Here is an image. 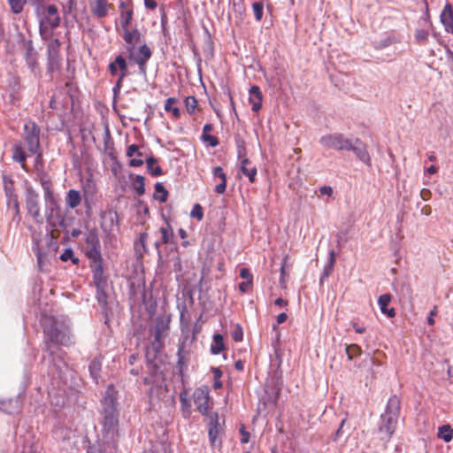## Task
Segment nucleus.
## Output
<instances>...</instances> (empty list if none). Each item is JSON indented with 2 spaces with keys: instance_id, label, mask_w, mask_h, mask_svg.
Returning a JSON list of instances; mask_svg holds the SVG:
<instances>
[{
  "instance_id": "e433bc0d",
  "label": "nucleus",
  "mask_w": 453,
  "mask_h": 453,
  "mask_svg": "<svg viewBox=\"0 0 453 453\" xmlns=\"http://www.w3.org/2000/svg\"><path fill=\"white\" fill-rule=\"evenodd\" d=\"M250 164V160L249 158H243L241 161L240 171L249 178L251 183H254L256 181L257 170L256 166L249 168L248 165Z\"/></svg>"
},
{
  "instance_id": "8fccbe9b",
  "label": "nucleus",
  "mask_w": 453,
  "mask_h": 453,
  "mask_svg": "<svg viewBox=\"0 0 453 453\" xmlns=\"http://www.w3.org/2000/svg\"><path fill=\"white\" fill-rule=\"evenodd\" d=\"M7 2L11 7V11L14 14H19L22 12L24 6L27 4V0H7Z\"/></svg>"
},
{
  "instance_id": "b1692460",
  "label": "nucleus",
  "mask_w": 453,
  "mask_h": 453,
  "mask_svg": "<svg viewBox=\"0 0 453 453\" xmlns=\"http://www.w3.org/2000/svg\"><path fill=\"white\" fill-rule=\"evenodd\" d=\"M440 19L447 33L453 35V6L447 3L441 12Z\"/></svg>"
},
{
  "instance_id": "f8f14e48",
  "label": "nucleus",
  "mask_w": 453,
  "mask_h": 453,
  "mask_svg": "<svg viewBox=\"0 0 453 453\" xmlns=\"http://www.w3.org/2000/svg\"><path fill=\"white\" fill-rule=\"evenodd\" d=\"M208 437L211 448L222 447V434H224V428L219 423V417L217 412L211 411L208 414Z\"/></svg>"
},
{
  "instance_id": "20e7f679",
  "label": "nucleus",
  "mask_w": 453,
  "mask_h": 453,
  "mask_svg": "<svg viewBox=\"0 0 453 453\" xmlns=\"http://www.w3.org/2000/svg\"><path fill=\"white\" fill-rule=\"evenodd\" d=\"M92 279L96 287V298L102 309V313L104 319V323L107 324L109 320V307H108V295L106 288L108 286L109 275L106 268L91 270Z\"/></svg>"
},
{
  "instance_id": "ea45409f",
  "label": "nucleus",
  "mask_w": 453,
  "mask_h": 453,
  "mask_svg": "<svg viewBox=\"0 0 453 453\" xmlns=\"http://www.w3.org/2000/svg\"><path fill=\"white\" fill-rule=\"evenodd\" d=\"M225 349V343L223 335L215 334L213 335V342L211 345V352L213 355H218Z\"/></svg>"
},
{
  "instance_id": "cd10ccee",
  "label": "nucleus",
  "mask_w": 453,
  "mask_h": 453,
  "mask_svg": "<svg viewBox=\"0 0 453 453\" xmlns=\"http://www.w3.org/2000/svg\"><path fill=\"white\" fill-rule=\"evenodd\" d=\"M147 239L148 233L143 232L140 234L138 240H136L134 243L135 256L138 259H142L144 254L149 252L147 248Z\"/></svg>"
},
{
  "instance_id": "2eb2a0df",
  "label": "nucleus",
  "mask_w": 453,
  "mask_h": 453,
  "mask_svg": "<svg viewBox=\"0 0 453 453\" xmlns=\"http://www.w3.org/2000/svg\"><path fill=\"white\" fill-rule=\"evenodd\" d=\"M61 42L59 39L53 38L47 45V72L54 73L61 68V56H60Z\"/></svg>"
},
{
  "instance_id": "3c124183",
  "label": "nucleus",
  "mask_w": 453,
  "mask_h": 453,
  "mask_svg": "<svg viewBox=\"0 0 453 453\" xmlns=\"http://www.w3.org/2000/svg\"><path fill=\"white\" fill-rule=\"evenodd\" d=\"M134 16V10H127L125 12H121L120 19H121V27L123 29L127 28L132 22Z\"/></svg>"
},
{
  "instance_id": "aec40b11",
  "label": "nucleus",
  "mask_w": 453,
  "mask_h": 453,
  "mask_svg": "<svg viewBox=\"0 0 453 453\" xmlns=\"http://www.w3.org/2000/svg\"><path fill=\"white\" fill-rule=\"evenodd\" d=\"M194 403L197 411L203 416H207L209 412V391L206 388H198L194 391Z\"/></svg>"
},
{
  "instance_id": "5701e85b",
  "label": "nucleus",
  "mask_w": 453,
  "mask_h": 453,
  "mask_svg": "<svg viewBox=\"0 0 453 453\" xmlns=\"http://www.w3.org/2000/svg\"><path fill=\"white\" fill-rule=\"evenodd\" d=\"M165 226H163L159 228V232L161 234V242L164 244H169L171 252H177V242L175 240V235L173 233V229L169 223L168 219L165 218Z\"/></svg>"
},
{
  "instance_id": "de8ad7c7",
  "label": "nucleus",
  "mask_w": 453,
  "mask_h": 453,
  "mask_svg": "<svg viewBox=\"0 0 453 453\" xmlns=\"http://www.w3.org/2000/svg\"><path fill=\"white\" fill-rule=\"evenodd\" d=\"M0 411L7 413L13 414L16 411V408L13 406L12 399H2L0 400Z\"/></svg>"
},
{
  "instance_id": "e2e57ef3",
  "label": "nucleus",
  "mask_w": 453,
  "mask_h": 453,
  "mask_svg": "<svg viewBox=\"0 0 453 453\" xmlns=\"http://www.w3.org/2000/svg\"><path fill=\"white\" fill-rule=\"evenodd\" d=\"M173 269L176 273H180L182 271V265H181V259L179 255V250H177V252H173Z\"/></svg>"
},
{
  "instance_id": "c756f323",
  "label": "nucleus",
  "mask_w": 453,
  "mask_h": 453,
  "mask_svg": "<svg viewBox=\"0 0 453 453\" xmlns=\"http://www.w3.org/2000/svg\"><path fill=\"white\" fill-rule=\"evenodd\" d=\"M104 151L107 154L111 159H115V148L114 142L111 138L110 129L108 126L105 127L104 135Z\"/></svg>"
},
{
  "instance_id": "ddd939ff",
  "label": "nucleus",
  "mask_w": 453,
  "mask_h": 453,
  "mask_svg": "<svg viewBox=\"0 0 453 453\" xmlns=\"http://www.w3.org/2000/svg\"><path fill=\"white\" fill-rule=\"evenodd\" d=\"M48 195H44L45 202V219L50 228H56V224L53 222L54 219L60 216L64 212L59 203L58 196L52 192H48Z\"/></svg>"
},
{
  "instance_id": "4468645a",
  "label": "nucleus",
  "mask_w": 453,
  "mask_h": 453,
  "mask_svg": "<svg viewBox=\"0 0 453 453\" xmlns=\"http://www.w3.org/2000/svg\"><path fill=\"white\" fill-rule=\"evenodd\" d=\"M3 184L5 196L7 198V205L12 207L13 210V220L19 222L21 219L19 213V203L18 200V196L14 188V181L12 177L3 174Z\"/></svg>"
},
{
  "instance_id": "052dcab7",
  "label": "nucleus",
  "mask_w": 453,
  "mask_h": 453,
  "mask_svg": "<svg viewBox=\"0 0 453 453\" xmlns=\"http://www.w3.org/2000/svg\"><path fill=\"white\" fill-rule=\"evenodd\" d=\"M190 216L197 220L203 219V209L199 203H196L190 212Z\"/></svg>"
},
{
  "instance_id": "39448f33",
  "label": "nucleus",
  "mask_w": 453,
  "mask_h": 453,
  "mask_svg": "<svg viewBox=\"0 0 453 453\" xmlns=\"http://www.w3.org/2000/svg\"><path fill=\"white\" fill-rule=\"evenodd\" d=\"M47 248L42 250L40 247V242L37 239L33 240L32 250L36 256L37 265L40 271H43L50 265V258L54 257L58 250L57 237L54 235L53 229L46 234Z\"/></svg>"
},
{
  "instance_id": "a19ab883",
  "label": "nucleus",
  "mask_w": 453,
  "mask_h": 453,
  "mask_svg": "<svg viewBox=\"0 0 453 453\" xmlns=\"http://www.w3.org/2000/svg\"><path fill=\"white\" fill-rule=\"evenodd\" d=\"M37 180L44 191V195H48V192H54L51 187L50 179L46 173H44L43 171L39 172L37 174Z\"/></svg>"
},
{
  "instance_id": "1a4fd4ad",
  "label": "nucleus",
  "mask_w": 453,
  "mask_h": 453,
  "mask_svg": "<svg viewBox=\"0 0 453 453\" xmlns=\"http://www.w3.org/2000/svg\"><path fill=\"white\" fill-rule=\"evenodd\" d=\"M25 203L27 214L31 216L35 224H43L44 219L41 214L39 194L31 187L27 186L25 190Z\"/></svg>"
},
{
  "instance_id": "37998d69",
  "label": "nucleus",
  "mask_w": 453,
  "mask_h": 453,
  "mask_svg": "<svg viewBox=\"0 0 453 453\" xmlns=\"http://www.w3.org/2000/svg\"><path fill=\"white\" fill-rule=\"evenodd\" d=\"M168 191L160 182L155 184V193L153 197L155 200H158L161 203H165L168 199Z\"/></svg>"
},
{
  "instance_id": "dca6fc26",
  "label": "nucleus",
  "mask_w": 453,
  "mask_h": 453,
  "mask_svg": "<svg viewBox=\"0 0 453 453\" xmlns=\"http://www.w3.org/2000/svg\"><path fill=\"white\" fill-rule=\"evenodd\" d=\"M352 139L346 138L343 134L334 133L320 137L319 143L326 148L338 151L348 150Z\"/></svg>"
},
{
  "instance_id": "9d476101",
  "label": "nucleus",
  "mask_w": 453,
  "mask_h": 453,
  "mask_svg": "<svg viewBox=\"0 0 453 453\" xmlns=\"http://www.w3.org/2000/svg\"><path fill=\"white\" fill-rule=\"evenodd\" d=\"M40 134L41 128L35 121H29L24 125V140L27 146L28 151L37 157H41L40 150Z\"/></svg>"
},
{
  "instance_id": "c03bdc74",
  "label": "nucleus",
  "mask_w": 453,
  "mask_h": 453,
  "mask_svg": "<svg viewBox=\"0 0 453 453\" xmlns=\"http://www.w3.org/2000/svg\"><path fill=\"white\" fill-rule=\"evenodd\" d=\"M235 145H236V150H237V157L241 161L243 158L247 157V150H246V143L244 139L240 135L236 134L234 136Z\"/></svg>"
},
{
  "instance_id": "412c9836",
  "label": "nucleus",
  "mask_w": 453,
  "mask_h": 453,
  "mask_svg": "<svg viewBox=\"0 0 453 453\" xmlns=\"http://www.w3.org/2000/svg\"><path fill=\"white\" fill-rule=\"evenodd\" d=\"M348 151H352L360 161L365 163L366 165L371 166L372 162L370 154L365 144L359 138H355L351 141Z\"/></svg>"
},
{
  "instance_id": "4d7b16f0",
  "label": "nucleus",
  "mask_w": 453,
  "mask_h": 453,
  "mask_svg": "<svg viewBox=\"0 0 453 453\" xmlns=\"http://www.w3.org/2000/svg\"><path fill=\"white\" fill-rule=\"evenodd\" d=\"M211 371L213 373V377H214L213 388L214 389L221 388L223 386L222 382L220 380L222 374H223L222 371L220 370L219 367H211Z\"/></svg>"
},
{
  "instance_id": "6ab92c4d",
  "label": "nucleus",
  "mask_w": 453,
  "mask_h": 453,
  "mask_svg": "<svg viewBox=\"0 0 453 453\" xmlns=\"http://www.w3.org/2000/svg\"><path fill=\"white\" fill-rule=\"evenodd\" d=\"M145 358L147 368L151 376L157 377L163 374L162 366L165 363L160 355L146 348Z\"/></svg>"
},
{
  "instance_id": "f03ea898",
  "label": "nucleus",
  "mask_w": 453,
  "mask_h": 453,
  "mask_svg": "<svg viewBox=\"0 0 453 453\" xmlns=\"http://www.w3.org/2000/svg\"><path fill=\"white\" fill-rule=\"evenodd\" d=\"M42 326L44 334V351L50 356L54 355L51 345L66 346L70 342L69 326L61 319L55 317H45L42 320Z\"/></svg>"
},
{
  "instance_id": "a878e982",
  "label": "nucleus",
  "mask_w": 453,
  "mask_h": 453,
  "mask_svg": "<svg viewBox=\"0 0 453 453\" xmlns=\"http://www.w3.org/2000/svg\"><path fill=\"white\" fill-rule=\"evenodd\" d=\"M103 359L104 357L102 356H97L94 357L88 365L89 375L96 384H98L99 379L101 378Z\"/></svg>"
},
{
  "instance_id": "f257e3e1",
  "label": "nucleus",
  "mask_w": 453,
  "mask_h": 453,
  "mask_svg": "<svg viewBox=\"0 0 453 453\" xmlns=\"http://www.w3.org/2000/svg\"><path fill=\"white\" fill-rule=\"evenodd\" d=\"M118 390L109 384L100 400L98 413L100 416L102 447L89 446L88 453H117L120 437L119 403Z\"/></svg>"
},
{
  "instance_id": "4be33fe9",
  "label": "nucleus",
  "mask_w": 453,
  "mask_h": 453,
  "mask_svg": "<svg viewBox=\"0 0 453 453\" xmlns=\"http://www.w3.org/2000/svg\"><path fill=\"white\" fill-rule=\"evenodd\" d=\"M108 71L111 76L119 77V75L123 73L125 78L127 77L129 72L127 58L121 54L116 56L114 60L110 62Z\"/></svg>"
},
{
  "instance_id": "72a5a7b5",
  "label": "nucleus",
  "mask_w": 453,
  "mask_h": 453,
  "mask_svg": "<svg viewBox=\"0 0 453 453\" xmlns=\"http://www.w3.org/2000/svg\"><path fill=\"white\" fill-rule=\"evenodd\" d=\"M82 198L79 190L70 189L65 196V204L68 208L74 209L81 203Z\"/></svg>"
},
{
  "instance_id": "5fc2aeb1",
  "label": "nucleus",
  "mask_w": 453,
  "mask_h": 453,
  "mask_svg": "<svg viewBox=\"0 0 453 453\" xmlns=\"http://www.w3.org/2000/svg\"><path fill=\"white\" fill-rule=\"evenodd\" d=\"M150 351H153L161 356L162 349L164 348V342L162 338H156L154 336L153 341L150 342V346L147 347Z\"/></svg>"
},
{
  "instance_id": "2f4dec72",
  "label": "nucleus",
  "mask_w": 453,
  "mask_h": 453,
  "mask_svg": "<svg viewBox=\"0 0 453 453\" xmlns=\"http://www.w3.org/2000/svg\"><path fill=\"white\" fill-rule=\"evenodd\" d=\"M170 319L162 316L157 317L154 326V336L156 338H163L164 333L169 329Z\"/></svg>"
},
{
  "instance_id": "7c9ffc66",
  "label": "nucleus",
  "mask_w": 453,
  "mask_h": 453,
  "mask_svg": "<svg viewBox=\"0 0 453 453\" xmlns=\"http://www.w3.org/2000/svg\"><path fill=\"white\" fill-rule=\"evenodd\" d=\"M113 5L109 4L107 0H96L95 5L92 7V12L97 18H104L108 14V9H112Z\"/></svg>"
},
{
  "instance_id": "f3484780",
  "label": "nucleus",
  "mask_w": 453,
  "mask_h": 453,
  "mask_svg": "<svg viewBox=\"0 0 453 453\" xmlns=\"http://www.w3.org/2000/svg\"><path fill=\"white\" fill-rule=\"evenodd\" d=\"M100 226L108 235L119 230V214L113 209H109L100 213Z\"/></svg>"
},
{
  "instance_id": "603ef678",
  "label": "nucleus",
  "mask_w": 453,
  "mask_h": 453,
  "mask_svg": "<svg viewBox=\"0 0 453 453\" xmlns=\"http://www.w3.org/2000/svg\"><path fill=\"white\" fill-rule=\"evenodd\" d=\"M429 31L426 28H420L415 31V40L418 44H426L428 40Z\"/></svg>"
},
{
  "instance_id": "6e6552de",
  "label": "nucleus",
  "mask_w": 453,
  "mask_h": 453,
  "mask_svg": "<svg viewBox=\"0 0 453 453\" xmlns=\"http://www.w3.org/2000/svg\"><path fill=\"white\" fill-rule=\"evenodd\" d=\"M18 44L19 48L24 51L25 61L32 73H35L38 69V52L34 46V42L31 39H27L21 32L17 34Z\"/></svg>"
},
{
  "instance_id": "79ce46f5",
  "label": "nucleus",
  "mask_w": 453,
  "mask_h": 453,
  "mask_svg": "<svg viewBox=\"0 0 453 453\" xmlns=\"http://www.w3.org/2000/svg\"><path fill=\"white\" fill-rule=\"evenodd\" d=\"M96 192V187L94 184L87 183L83 188V200L87 209L90 208V203L93 200Z\"/></svg>"
},
{
  "instance_id": "680f3d73",
  "label": "nucleus",
  "mask_w": 453,
  "mask_h": 453,
  "mask_svg": "<svg viewBox=\"0 0 453 453\" xmlns=\"http://www.w3.org/2000/svg\"><path fill=\"white\" fill-rule=\"evenodd\" d=\"M263 96L260 91V88L257 85L251 86L250 89V101H255V100H262Z\"/></svg>"
},
{
  "instance_id": "6e6d98bb",
  "label": "nucleus",
  "mask_w": 453,
  "mask_h": 453,
  "mask_svg": "<svg viewBox=\"0 0 453 453\" xmlns=\"http://www.w3.org/2000/svg\"><path fill=\"white\" fill-rule=\"evenodd\" d=\"M60 259L64 262L71 260L73 265L79 264V258L74 257V252L71 248H67L65 251L60 255Z\"/></svg>"
},
{
  "instance_id": "423d86ee",
  "label": "nucleus",
  "mask_w": 453,
  "mask_h": 453,
  "mask_svg": "<svg viewBox=\"0 0 453 453\" xmlns=\"http://www.w3.org/2000/svg\"><path fill=\"white\" fill-rule=\"evenodd\" d=\"M85 255L88 259L90 270H99L105 267L104 259L101 252V243L97 232L94 229L88 232L86 237Z\"/></svg>"
},
{
  "instance_id": "473e14b6",
  "label": "nucleus",
  "mask_w": 453,
  "mask_h": 453,
  "mask_svg": "<svg viewBox=\"0 0 453 453\" xmlns=\"http://www.w3.org/2000/svg\"><path fill=\"white\" fill-rule=\"evenodd\" d=\"M399 42L400 38L397 35L394 34H389L380 40L374 41L373 47L376 50H382Z\"/></svg>"
},
{
  "instance_id": "49530a36",
  "label": "nucleus",
  "mask_w": 453,
  "mask_h": 453,
  "mask_svg": "<svg viewBox=\"0 0 453 453\" xmlns=\"http://www.w3.org/2000/svg\"><path fill=\"white\" fill-rule=\"evenodd\" d=\"M345 350L349 360H353L362 353L360 346L355 343L347 345Z\"/></svg>"
},
{
  "instance_id": "7ed1b4c3",
  "label": "nucleus",
  "mask_w": 453,
  "mask_h": 453,
  "mask_svg": "<svg viewBox=\"0 0 453 453\" xmlns=\"http://www.w3.org/2000/svg\"><path fill=\"white\" fill-rule=\"evenodd\" d=\"M401 411V401L396 395H393L388 401L384 413L380 415L379 433L381 439L388 441L395 431Z\"/></svg>"
},
{
  "instance_id": "864d4df0",
  "label": "nucleus",
  "mask_w": 453,
  "mask_h": 453,
  "mask_svg": "<svg viewBox=\"0 0 453 453\" xmlns=\"http://www.w3.org/2000/svg\"><path fill=\"white\" fill-rule=\"evenodd\" d=\"M144 177L142 175H136L134 182L133 184L134 189L139 196H142L145 193V183Z\"/></svg>"
},
{
  "instance_id": "0eeeda50",
  "label": "nucleus",
  "mask_w": 453,
  "mask_h": 453,
  "mask_svg": "<svg viewBox=\"0 0 453 453\" xmlns=\"http://www.w3.org/2000/svg\"><path fill=\"white\" fill-rule=\"evenodd\" d=\"M60 20L61 19L56 5L50 4L43 9L39 25V31L42 39L52 35L53 30L59 27Z\"/></svg>"
},
{
  "instance_id": "9b49d317",
  "label": "nucleus",
  "mask_w": 453,
  "mask_h": 453,
  "mask_svg": "<svg viewBox=\"0 0 453 453\" xmlns=\"http://www.w3.org/2000/svg\"><path fill=\"white\" fill-rule=\"evenodd\" d=\"M127 58L130 62L137 64L139 73L146 75L147 73V62L152 56V51L147 44H142L138 48L137 52L131 48H127Z\"/></svg>"
},
{
  "instance_id": "a18cd8bd",
  "label": "nucleus",
  "mask_w": 453,
  "mask_h": 453,
  "mask_svg": "<svg viewBox=\"0 0 453 453\" xmlns=\"http://www.w3.org/2000/svg\"><path fill=\"white\" fill-rule=\"evenodd\" d=\"M438 437L445 442H449L453 439V428L448 424L439 427Z\"/></svg>"
},
{
  "instance_id": "69168bd1",
  "label": "nucleus",
  "mask_w": 453,
  "mask_h": 453,
  "mask_svg": "<svg viewBox=\"0 0 453 453\" xmlns=\"http://www.w3.org/2000/svg\"><path fill=\"white\" fill-rule=\"evenodd\" d=\"M239 433L241 434V443H248L250 441V434L246 430V427L243 424L240 426Z\"/></svg>"
},
{
  "instance_id": "bf43d9fd",
  "label": "nucleus",
  "mask_w": 453,
  "mask_h": 453,
  "mask_svg": "<svg viewBox=\"0 0 453 453\" xmlns=\"http://www.w3.org/2000/svg\"><path fill=\"white\" fill-rule=\"evenodd\" d=\"M288 256H285L282 259L281 266H280V284L281 286L286 283V277H288V273L286 271L287 263H288Z\"/></svg>"
},
{
  "instance_id": "0e129e2a",
  "label": "nucleus",
  "mask_w": 453,
  "mask_h": 453,
  "mask_svg": "<svg viewBox=\"0 0 453 453\" xmlns=\"http://www.w3.org/2000/svg\"><path fill=\"white\" fill-rule=\"evenodd\" d=\"M124 79H125V74L122 73L121 75H119L118 80L112 88L114 97H116L117 96L119 95L121 88L123 86Z\"/></svg>"
},
{
  "instance_id": "c85d7f7f",
  "label": "nucleus",
  "mask_w": 453,
  "mask_h": 453,
  "mask_svg": "<svg viewBox=\"0 0 453 453\" xmlns=\"http://www.w3.org/2000/svg\"><path fill=\"white\" fill-rule=\"evenodd\" d=\"M392 296L390 294H384L379 297L378 303L380 311L383 314H386L388 318H394L395 316V311L394 308H388V304L391 302Z\"/></svg>"
},
{
  "instance_id": "c9c22d12",
  "label": "nucleus",
  "mask_w": 453,
  "mask_h": 453,
  "mask_svg": "<svg viewBox=\"0 0 453 453\" xmlns=\"http://www.w3.org/2000/svg\"><path fill=\"white\" fill-rule=\"evenodd\" d=\"M214 177L219 178L221 182L215 187V192L218 194H224L226 189V175L221 166H216L212 170Z\"/></svg>"
},
{
  "instance_id": "f704fd0d",
  "label": "nucleus",
  "mask_w": 453,
  "mask_h": 453,
  "mask_svg": "<svg viewBox=\"0 0 453 453\" xmlns=\"http://www.w3.org/2000/svg\"><path fill=\"white\" fill-rule=\"evenodd\" d=\"M335 257H336V253L334 250H331L328 253V259H327V263L326 264L324 269H323V273L321 274V277H320V284L323 283V281L327 279L331 273H333V270H334V264H335Z\"/></svg>"
},
{
  "instance_id": "774afa93",
  "label": "nucleus",
  "mask_w": 453,
  "mask_h": 453,
  "mask_svg": "<svg viewBox=\"0 0 453 453\" xmlns=\"http://www.w3.org/2000/svg\"><path fill=\"white\" fill-rule=\"evenodd\" d=\"M202 140L205 142H208L209 145L212 148L218 146L219 143L218 137L211 134L202 135Z\"/></svg>"
},
{
  "instance_id": "13d9d810",
  "label": "nucleus",
  "mask_w": 453,
  "mask_h": 453,
  "mask_svg": "<svg viewBox=\"0 0 453 453\" xmlns=\"http://www.w3.org/2000/svg\"><path fill=\"white\" fill-rule=\"evenodd\" d=\"M255 19L257 21H260L263 18L264 13V4L263 2H254L252 4Z\"/></svg>"
},
{
  "instance_id": "393cba45",
  "label": "nucleus",
  "mask_w": 453,
  "mask_h": 453,
  "mask_svg": "<svg viewBox=\"0 0 453 453\" xmlns=\"http://www.w3.org/2000/svg\"><path fill=\"white\" fill-rule=\"evenodd\" d=\"M27 155L22 144L20 142L14 143L12 148V158L14 162L19 163L24 171L28 172L27 167Z\"/></svg>"
},
{
  "instance_id": "4c0bfd02",
  "label": "nucleus",
  "mask_w": 453,
  "mask_h": 453,
  "mask_svg": "<svg viewBox=\"0 0 453 453\" xmlns=\"http://www.w3.org/2000/svg\"><path fill=\"white\" fill-rule=\"evenodd\" d=\"M180 407L182 411V414L184 418H188L190 416L191 411V404L190 402L188 399V391L185 388V386L183 387V389L180 393Z\"/></svg>"
},
{
  "instance_id": "a211bd4d",
  "label": "nucleus",
  "mask_w": 453,
  "mask_h": 453,
  "mask_svg": "<svg viewBox=\"0 0 453 453\" xmlns=\"http://www.w3.org/2000/svg\"><path fill=\"white\" fill-rule=\"evenodd\" d=\"M177 357L178 360L175 366V373L180 377V382L184 387L185 371L188 369V365L190 360V351L185 349L184 342L178 345Z\"/></svg>"
},
{
  "instance_id": "338daca9",
  "label": "nucleus",
  "mask_w": 453,
  "mask_h": 453,
  "mask_svg": "<svg viewBox=\"0 0 453 453\" xmlns=\"http://www.w3.org/2000/svg\"><path fill=\"white\" fill-rule=\"evenodd\" d=\"M232 338L234 342H241L243 338V332L242 326L237 324L232 332Z\"/></svg>"
},
{
  "instance_id": "09e8293b",
  "label": "nucleus",
  "mask_w": 453,
  "mask_h": 453,
  "mask_svg": "<svg viewBox=\"0 0 453 453\" xmlns=\"http://www.w3.org/2000/svg\"><path fill=\"white\" fill-rule=\"evenodd\" d=\"M186 111L189 115L195 113L196 109L198 106V102L195 96H187L184 100Z\"/></svg>"
},
{
  "instance_id": "58836bf2",
  "label": "nucleus",
  "mask_w": 453,
  "mask_h": 453,
  "mask_svg": "<svg viewBox=\"0 0 453 453\" xmlns=\"http://www.w3.org/2000/svg\"><path fill=\"white\" fill-rule=\"evenodd\" d=\"M157 163H158V160L155 157H149L148 158H146L148 172L152 176L157 177V176H160L164 173L161 166L155 165Z\"/></svg>"
},
{
  "instance_id": "bb28decb",
  "label": "nucleus",
  "mask_w": 453,
  "mask_h": 453,
  "mask_svg": "<svg viewBox=\"0 0 453 453\" xmlns=\"http://www.w3.org/2000/svg\"><path fill=\"white\" fill-rule=\"evenodd\" d=\"M142 33L139 31L137 27L129 30L128 27L123 29V39L127 44V48H131L135 50V44L139 42L142 39Z\"/></svg>"
}]
</instances>
